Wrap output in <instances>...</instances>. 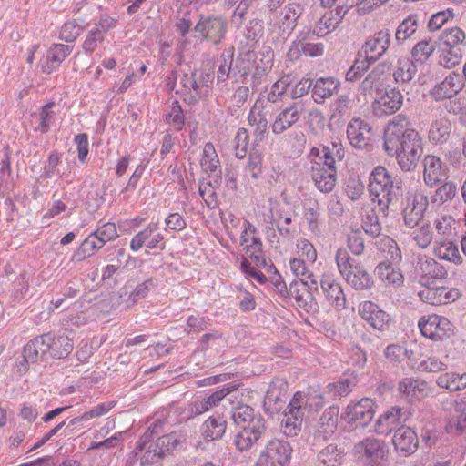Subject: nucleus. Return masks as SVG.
<instances>
[{
    "label": "nucleus",
    "instance_id": "0e129e2a",
    "mask_svg": "<svg viewBox=\"0 0 466 466\" xmlns=\"http://www.w3.org/2000/svg\"><path fill=\"white\" fill-rule=\"evenodd\" d=\"M53 105V103L46 104L42 107L39 114L32 115L33 120L39 122L40 125L37 129H39L42 133L48 131L49 125L54 116V113L51 111Z\"/></svg>",
    "mask_w": 466,
    "mask_h": 466
},
{
    "label": "nucleus",
    "instance_id": "603ef678",
    "mask_svg": "<svg viewBox=\"0 0 466 466\" xmlns=\"http://www.w3.org/2000/svg\"><path fill=\"white\" fill-rule=\"evenodd\" d=\"M419 19L417 15H410L404 19L397 28L395 37L397 41H404L412 35L418 29Z\"/></svg>",
    "mask_w": 466,
    "mask_h": 466
},
{
    "label": "nucleus",
    "instance_id": "39448f33",
    "mask_svg": "<svg viewBox=\"0 0 466 466\" xmlns=\"http://www.w3.org/2000/svg\"><path fill=\"white\" fill-rule=\"evenodd\" d=\"M193 30L202 40L218 46L226 37L228 23L218 15H200Z\"/></svg>",
    "mask_w": 466,
    "mask_h": 466
},
{
    "label": "nucleus",
    "instance_id": "4d7b16f0",
    "mask_svg": "<svg viewBox=\"0 0 466 466\" xmlns=\"http://www.w3.org/2000/svg\"><path fill=\"white\" fill-rule=\"evenodd\" d=\"M234 48L225 50L220 56V64L218 69V81L224 82L230 77L231 66L233 64Z\"/></svg>",
    "mask_w": 466,
    "mask_h": 466
},
{
    "label": "nucleus",
    "instance_id": "6e6552de",
    "mask_svg": "<svg viewBox=\"0 0 466 466\" xmlns=\"http://www.w3.org/2000/svg\"><path fill=\"white\" fill-rule=\"evenodd\" d=\"M429 206L428 197L420 191L409 194L406 197V204L402 208L401 216L404 225L409 228H414L422 221Z\"/></svg>",
    "mask_w": 466,
    "mask_h": 466
},
{
    "label": "nucleus",
    "instance_id": "ddd939ff",
    "mask_svg": "<svg viewBox=\"0 0 466 466\" xmlns=\"http://www.w3.org/2000/svg\"><path fill=\"white\" fill-rule=\"evenodd\" d=\"M388 448L383 441L372 437L360 441L354 446V453L359 459H365L370 463H378L386 458Z\"/></svg>",
    "mask_w": 466,
    "mask_h": 466
},
{
    "label": "nucleus",
    "instance_id": "c03bdc74",
    "mask_svg": "<svg viewBox=\"0 0 466 466\" xmlns=\"http://www.w3.org/2000/svg\"><path fill=\"white\" fill-rule=\"evenodd\" d=\"M438 386L445 388L450 391L461 390L466 388V373L459 375L456 373H445L438 377Z\"/></svg>",
    "mask_w": 466,
    "mask_h": 466
},
{
    "label": "nucleus",
    "instance_id": "de8ad7c7",
    "mask_svg": "<svg viewBox=\"0 0 466 466\" xmlns=\"http://www.w3.org/2000/svg\"><path fill=\"white\" fill-rule=\"evenodd\" d=\"M439 40L449 47H454L466 45V35L459 27L446 28L439 35Z\"/></svg>",
    "mask_w": 466,
    "mask_h": 466
},
{
    "label": "nucleus",
    "instance_id": "0eeeda50",
    "mask_svg": "<svg viewBox=\"0 0 466 466\" xmlns=\"http://www.w3.org/2000/svg\"><path fill=\"white\" fill-rule=\"evenodd\" d=\"M418 325L421 334L434 341H443L453 335V325L445 317L435 314L424 316Z\"/></svg>",
    "mask_w": 466,
    "mask_h": 466
},
{
    "label": "nucleus",
    "instance_id": "bb28decb",
    "mask_svg": "<svg viewBox=\"0 0 466 466\" xmlns=\"http://www.w3.org/2000/svg\"><path fill=\"white\" fill-rule=\"evenodd\" d=\"M370 131L369 124L360 119H354L347 126V137L350 144L360 149L368 146Z\"/></svg>",
    "mask_w": 466,
    "mask_h": 466
},
{
    "label": "nucleus",
    "instance_id": "b1692460",
    "mask_svg": "<svg viewBox=\"0 0 466 466\" xmlns=\"http://www.w3.org/2000/svg\"><path fill=\"white\" fill-rule=\"evenodd\" d=\"M303 8L297 3L289 4L279 13V20L275 26L279 30L278 34L285 37L289 35L296 26L298 18L302 15Z\"/></svg>",
    "mask_w": 466,
    "mask_h": 466
},
{
    "label": "nucleus",
    "instance_id": "69168bd1",
    "mask_svg": "<svg viewBox=\"0 0 466 466\" xmlns=\"http://www.w3.org/2000/svg\"><path fill=\"white\" fill-rule=\"evenodd\" d=\"M289 86V76H283L276 81L268 94V101L269 103H277L281 99V96L285 94L288 87Z\"/></svg>",
    "mask_w": 466,
    "mask_h": 466
},
{
    "label": "nucleus",
    "instance_id": "5fc2aeb1",
    "mask_svg": "<svg viewBox=\"0 0 466 466\" xmlns=\"http://www.w3.org/2000/svg\"><path fill=\"white\" fill-rule=\"evenodd\" d=\"M288 390V384L281 379H275L269 385L267 391L266 400L269 402H283Z\"/></svg>",
    "mask_w": 466,
    "mask_h": 466
},
{
    "label": "nucleus",
    "instance_id": "c85d7f7f",
    "mask_svg": "<svg viewBox=\"0 0 466 466\" xmlns=\"http://www.w3.org/2000/svg\"><path fill=\"white\" fill-rule=\"evenodd\" d=\"M311 178L320 192L329 193L333 190L336 184L337 169H325V167L317 164L312 167Z\"/></svg>",
    "mask_w": 466,
    "mask_h": 466
},
{
    "label": "nucleus",
    "instance_id": "9d476101",
    "mask_svg": "<svg viewBox=\"0 0 466 466\" xmlns=\"http://www.w3.org/2000/svg\"><path fill=\"white\" fill-rule=\"evenodd\" d=\"M374 414L373 400L363 398L354 404H349L341 415V419L355 427H366L372 420Z\"/></svg>",
    "mask_w": 466,
    "mask_h": 466
},
{
    "label": "nucleus",
    "instance_id": "72a5a7b5",
    "mask_svg": "<svg viewBox=\"0 0 466 466\" xmlns=\"http://www.w3.org/2000/svg\"><path fill=\"white\" fill-rule=\"evenodd\" d=\"M70 334L73 335V332L63 333L54 339L50 337L48 352H50L52 357L62 359L68 356L74 348L73 337L71 338Z\"/></svg>",
    "mask_w": 466,
    "mask_h": 466
},
{
    "label": "nucleus",
    "instance_id": "e433bc0d",
    "mask_svg": "<svg viewBox=\"0 0 466 466\" xmlns=\"http://www.w3.org/2000/svg\"><path fill=\"white\" fill-rule=\"evenodd\" d=\"M309 284L303 279H294L289 287L287 296L293 297L299 307L306 308L308 300L312 299L311 292L309 289Z\"/></svg>",
    "mask_w": 466,
    "mask_h": 466
},
{
    "label": "nucleus",
    "instance_id": "6ab92c4d",
    "mask_svg": "<svg viewBox=\"0 0 466 466\" xmlns=\"http://www.w3.org/2000/svg\"><path fill=\"white\" fill-rule=\"evenodd\" d=\"M407 416L402 409L391 408L380 415L375 422V431L380 435H388L404 425Z\"/></svg>",
    "mask_w": 466,
    "mask_h": 466
},
{
    "label": "nucleus",
    "instance_id": "1a4fd4ad",
    "mask_svg": "<svg viewBox=\"0 0 466 466\" xmlns=\"http://www.w3.org/2000/svg\"><path fill=\"white\" fill-rule=\"evenodd\" d=\"M238 385H226L218 390L214 391L208 397L197 399L187 407L188 416L194 418L199 416L216 407L228 396L235 392L231 397L238 399V392H237Z\"/></svg>",
    "mask_w": 466,
    "mask_h": 466
},
{
    "label": "nucleus",
    "instance_id": "412c9836",
    "mask_svg": "<svg viewBox=\"0 0 466 466\" xmlns=\"http://www.w3.org/2000/svg\"><path fill=\"white\" fill-rule=\"evenodd\" d=\"M352 5L353 3L348 6L339 5L334 9L326 11L316 24L313 35L320 36L326 34L325 30H329V32L335 30Z\"/></svg>",
    "mask_w": 466,
    "mask_h": 466
},
{
    "label": "nucleus",
    "instance_id": "13d9d810",
    "mask_svg": "<svg viewBox=\"0 0 466 466\" xmlns=\"http://www.w3.org/2000/svg\"><path fill=\"white\" fill-rule=\"evenodd\" d=\"M372 62L366 56L356 58L351 67L346 73V80L354 82L360 79L362 75L369 69Z\"/></svg>",
    "mask_w": 466,
    "mask_h": 466
},
{
    "label": "nucleus",
    "instance_id": "49530a36",
    "mask_svg": "<svg viewBox=\"0 0 466 466\" xmlns=\"http://www.w3.org/2000/svg\"><path fill=\"white\" fill-rule=\"evenodd\" d=\"M234 12H233V21L236 23L237 26H240L245 19V16L248 13V10L252 5L254 0H224V7L229 9L233 7L237 3Z\"/></svg>",
    "mask_w": 466,
    "mask_h": 466
},
{
    "label": "nucleus",
    "instance_id": "aec40b11",
    "mask_svg": "<svg viewBox=\"0 0 466 466\" xmlns=\"http://www.w3.org/2000/svg\"><path fill=\"white\" fill-rule=\"evenodd\" d=\"M359 313L372 328L378 330L387 329L390 318L389 314L380 309L371 301H364L360 305Z\"/></svg>",
    "mask_w": 466,
    "mask_h": 466
},
{
    "label": "nucleus",
    "instance_id": "a18cd8bd",
    "mask_svg": "<svg viewBox=\"0 0 466 466\" xmlns=\"http://www.w3.org/2000/svg\"><path fill=\"white\" fill-rule=\"evenodd\" d=\"M181 90H176L177 93H187L194 91L196 95L201 96L205 94L203 86H200V82L198 79V73L196 70L184 72L183 76L180 79Z\"/></svg>",
    "mask_w": 466,
    "mask_h": 466
},
{
    "label": "nucleus",
    "instance_id": "37998d69",
    "mask_svg": "<svg viewBox=\"0 0 466 466\" xmlns=\"http://www.w3.org/2000/svg\"><path fill=\"white\" fill-rule=\"evenodd\" d=\"M344 451L337 445L329 444L322 449L319 454V461L326 466H338L343 462Z\"/></svg>",
    "mask_w": 466,
    "mask_h": 466
},
{
    "label": "nucleus",
    "instance_id": "f3484780",
    "mask_svg": "<svg viewBox=\"0 0 466 466\" xmlns=\"http://www.w3.org/2000/svg\"><path fill=\"white\" fill-rule=\"evenodd\" d=\"M423 179L427 186L432 187L448 178V167L442 160L433 155H427L423 160Z\"/></svg>",
    "mask_w": 466,
    "mask_h": 466
},
{
    "label": "nucleus",
    "instance_id": "7c9ffc66",
    "mask_svg": "<svg viewBox=\"0 0 466 466\" xmlns=\"http://www.w3.org/2000/svg\"><path fill=\"white\" fill-rule=\"evenodd\" d=\"M72 50V46L54 44L47 51L46 62L42 65V72L51 74L67 57Z\"/></svg>",
    "mask_w": 466,
    "mask_h": 466
},
{
    "label": "nucleus",
    "instance_id": "f257e3e1",
    "mask_svg": "<svg viewBox=\"0 0 466 466\" xmlns=\"http://www.w3.org/2000/svg\"><path fill=\"white\" fill-rule=\"evenodd\" d=\"M383 147L390 157H395L401 170L416 167L422 154L421 138L405 115L399 114L391 119L384 130Z\"/></svg>",
    "mask_w": 466,
    "mask_h": 466
},
{
    "label": "nucleus",
    "instance_id": "3c124183",
    "mask_svg": "<svg viewBox=\"0 0 466 466\" xmlns=\"http://www.w3.org/2000/svg\"><path fill=\"white\" fill-rule=\"evenodd\" d=\"M412 239L420 248H427L433 240L435 241V235L432 231L429 222L422 224L412 233Z\"/></svg>",
    "mask_w": 466,
    "mask_h": 466
},
{
    "label": "nucleus",
    "instance_id": "7ed1b4c3",
    "mask_svg": "<svg viewBox=\"0 0 466 466\" xmlns=\"http://www.w3.org/2000/svg\"><path fill=\"white\" fill-rule=\"evenodd\" d=\"M370 191L372 201L380 205V212L385 216L389 212V207L400 193V187L398 183H394L393 178L383 167H376L370 175Z\"/></svg>",
    "mask_w": 466,
    "mask_h": 466
},
{
    "label": "nucleus",
    "instance_id": "2f4dec72",
    "mask_svg": "<svg viewBox=\"0 0 466 466\" xmlns=\"http://www.w3.org/2000/svg\"><path fill=\"white\" fill-rule=\"evenodd\" d=\"M399 391L402 396L410 400H420L428 396L429 387L427 382L424 380L413 378H404L399 383Z\"/></svg>",
    "mask_w": 466,
    "mask_h": 466
},
{
    "label": "nucleus",
    "instance_id": "a19ab883",
    "mask_svg": "<svg viewBox=\"0 0 466 466\" xmlns=\"http://www.w3.org/2000/svg\"><path fill=\"white\" fill-rule=\"evenodd\" d=\"M391 70V63L381 62L378 64L368 74L366 78L362 81L360 88L367 92L372 89L374 86H378L380 77L390 73Z\"/></svg>",
    "mask_w": 466,
    "mask_h": 466
},
{
    "label": "nucleus",
    "instance_id": "680f3d73",
    "mask_svg": "<svg viewBox=\"0 0 466 466\" xmlns=\"http://www.w3.org/2000/svg\"><path fill=\"white\" fill-rule=\"evenodd\" d=\"M435 46L431 41L422 40L415 45L412 49L411 55L416 61L423 63L434 52Z\"/></svg>",
    "mask_w": 466,
    "mask_h": 466
},
{
    "label": "nucleus",
    "instance_id": "4be33fe9",
    "mask_svg": "<svg viewBox=\"0 0 466 466\" xmlns=\"http://www.w3.org/2000/svg\"><path fill=\"white\" fill-rule=\"evenodd\" d=\"M390 43V33L388 29L380 30L370 37L363 45L366 56L371 62L377 61L389 48Z\"/></svg>",
    "mask_w": 466,
    "mask_h": 466
},
{
    "label": "nucleus",
    "instance_id": "e2e57ef3",
    "mask_svg": "<svg viewBox=\"0 0 466 466\" xmlns=\"http://www.w3.org/2000/svg\"><path fill=\"white\" fill-rule=\"evenodd\" d=\"M152 286H154L153 279H148L143 283L138 284L127 299V307H133L139 299L145 298Z\"/></svg>",
    "mask_w": 466,
    "mask_h": 466
},
{
    "label": "nucleus",
    "instance_id": "cd10ccee",
    "mask_svg": "<svg viewBox=\"0 0 466 466\" xmlns=\"http://www.w3.org/2000/svg\"><path fill=\"white\" fill-rule=\"evenodd\" d=\"M313 33H308L305 36L295 40L290 46L288 55L292 58H298L302 52L309 56H319L324 53V45L322 43H311L310 38Z\"/></svg>",
    "mask_w": 466,
    "mask_h": 466
},
{
    "label": "nucleus",
    "instance_id": "09e8293b",
    "mask_svg": "<svg viewBox=\"0 0 466 466\" xmlns=\"http://www.w3.org/2000/svg\"><path fill=\"white\" fill-rule=\"evenodd\" d=\"M441 186L435 190L432 196V202L444 204L451 201L457 194V187L452 181H443L440 183Z\"/></svg>",
    "mask_w": 466,
    "mask_h": 466
},
{
    "label": "nucleus",
    "instance_id": "f03ea898",
    "mask_svg": "<svg viewBox=\"0 0 466 466\" xmlns=\"http://www.w3.org/2000/svg\"><path fill=\"white\" fill-rule=\"evenodd\" d=\"M323 405L321 395L309 396L305 399L300 391H297L285 411L286 420H282L284 434L297 436L301 431L303 422L307 423Z\"/></svg>",
    "mask_w": 466,
    "mask_h": 466
},
{
    "label": "nucleus",
    "instance_id": "f704fd0d",
    "mask_svg": "<svg viewBox=\"0 0 466 466\" xmlns=\"http://www.w3.org/2000/svg\"><path fill=\"white\" fill-rule=\"evenodd\" d=\"M434 254L436 257L456 264L462 263V257L459 248L452 242L446 240H437L434 247Z\"/></svg>",
    "mask_w": 466,
    "mask_h": 466
},
{
    "label": "nucleus",
    "instance_id": "8fccbe9b",
    "mask_svg": "<svg viewBox=\"0 0 466 466\" xmlns=\"http://www.w3.org/2000/svg\"><path fill=\"white\" fill-rule=\"evenodd\" d=\"M200 165L205 172L210 173L216 172L219 167V160L211 143L205 145Z\"/></svg>",
    "mask_w": 466,
    "mask_h": 466
},
{
    "label": "nucleus",
    "instance_id": "79ce46f5",
    "mask_svg": "<svg viewBox=\"0 0 466 466\" xmlns=\"http://www.w3.org/2000/svg\"><path fill=\"white\" fill-rule=\"evenodd\" d=\"M451 132V123L446 118L433 121L429 130V138L431 142L444 143L448 140Z\"/></svg>",
    "mask_w": 466,
    "mask_h": 466
},
{
    "label": "nucleus",
    "instance_id": "20e7f679",
    "mask_svg": "<svg viewBox=\"0 0 466 466\" xmlns=\"http://www.w3.org/2000/svg\"><path fill=\"white\" fill-rule=\"evenodd\" d=\"M335 260L339 273L354 289L365 290L370 289L373 286L371 276L359 260L349 255L346 249H338Z\"/></svg>",
    "mask_w": 466,
    "mask_h": 466
},
{
    "label": "nucleus",
    "instance_id": "c9c22d12",
    "mask_svg": "<svg viewBox=\"0 0 466 466\" xmlns=\"http://www.w3.org/2000/svg\"><path fill=\"white\" fill-rule=\"evenodd\" d=\"M231 418L233 421L241 426H252L258 418H263L260 414L255 413L252 407L244 404H238L232 408Z\"/></svg>",
    "mask_w": 466,
    "mask_h": 466
},
{
    "label": "nucleus",
    "instance_id": "bf43d9fd",
    "mask_svg": "<svg viewBox=\"0 0 466 466\" xmlns=\"http://www.w3.org/2000/svg\"><path fill=\"white\" fill-rule=\"evenodd\" d=\"M164 457L163 451L158 449L157 443L150 444L147 448L143 449L142 452L136 458V461H140V465H150L157 462Z\"/></svg>",
    "mask_w": 466,
    "mask_h": 466
},
{
    "label": "nucleus",
    "instance_id": "5701e85b",
    "mask_svg": "<svg viewBox=\"0 0 466 466\" xmlns=\"http://www.w3.org/2000/svg\"><path fill=\"white\" fill-rule=\"evenodd\" d=\"M462 86L463 83L461 76L451 73L441 83L434 86L431 96L436 101L451 99L461 90Z\"/></svg>",
    "mask_w": 466,
    "mask_h": 466
},
{
    "label": "nucleus",
    "instance_id": "a878e982",
    "mask_svg": "<svg viewBox=\"0 0 466 466\" xmlns=\"http://www.w3.org/2000/svg\"><path fill=\"white\" fill-rule=\"evenodd\" d=\"M320 287L329 301L338 309L346 308V297L340 284L330 275H323Z\"/></svg>",
    "mask_w": 466,
    "mask_h": 466
},
{
    "label": "nucleus",
    "instance_id": "473e14b6",
    "mask_svg": "<svg viewBox=\"0 0 466 466\" xmlns=\"http://www.w3.org/2000/svg\"><path fill=\"white\" fill-rule=\"evenodd\" d=\"M339 82L333 77H320L312 87V96L317 103L330 97L338 92Z\"/></svg>",
    "mask_w": 466,
    "mask_h": 466
},
{
    "label": "nucleus",
    "instance_id": "774afa93",
    "mask_svg": "<svg viewBox=\"0 0 466 466\" xmlns=\"http://www.w3.org/2000/svg\"><path fill=\"white\" fill-rule=\"evenodd\" d=\"M95 235L105 245L106 242L115 240L117 237V230L114 223H105L96 230L93 231Z\"/></svg>",
    "mask_w": 466,
    "mask_h": 466
},
{
    "label": "nucleus",
    "instance_id": "dca6fc26",
    "mask_svg": "<svg viewBox=\"0 0 466 466\" xmlns=\"http://www.w3.org/2000/svg\"><path fill=\"white\" fill-rule=\"evenodd\" d=\"M265 432V420L258 418L254 421V425L244 426L238 431L235 436V445L241 451H248L264 436Z\"/></svg>",
    "mask_w": 466,
    "mask_h": 466
},
{
    "label": "nucleus",
    "instance_id": "ea45409f",
    "mask_svg": "<svg viewBox=\"0 0 466 466\" xmlns=\"http://www.w3.org/2000/svg\"><path fill=\"white\" fill-rule=\"evenodd\" d=\"M396 265L397 264L381 261L376 267V273L378 277L382 281L390 284H400L403 280V275L400 270L397 268Z\"/></svg>",
    "mask_w": 466,
    "mask_h": 466
},
{
    "label": "nucleus",
    "instance_id": "4c0bfd02",
    "mask_svg": "<svg viewBox=\"0 0 466 466\" xmlns=\"http://www.w3.org/2000/svg\"><path fill=\"white\" fill-rule=\"evenodd\" d=\"M416 66L408 58H399L397 69L393 73L396 84L400 86L408 85L416 74Z\"/></svg>",
    "mask_w": 466,
    "mask_h": 466
},
{
    "label": "nucleus",
    "instance_id": "f8f14e48",
    "mask_svg": "<svg viewBox=\"0 0 466 466\" xmlns=\"http://www.w3.org/2000/svg\"><path fill=\"white\" fill-rule=\"evenodd\" d=\"M339 407L331 406L324 410L320 417L310 424L314 440L321 442L328 440L336 431L338 425Z\"/></svg>",
    "mask_w": 466,
    "mask_h": 466
},
{
    "label": "nucleus",
    "instance_id": "6e6d98bb",
    "mask_svg": "<svg viewBox=\"0 0 466 466\" xmlns=\"http://www.w3.org/2000/svg\"><path fill=\"white\" fill-rule=\"evenodd\" d=\"M158 229V223H151L146 228L137 233L130 242V248L137 252L149 241L153 233Z\"/></svg>",
    "mask_w": 466,
    "mask_h": 466
},
{
    "label": "nucleus",
    "instance_id": "864d4df0",
    "mask_svg": "<svg viewBox=\"0 0 466 466\" xmlns=\"http://www.w3.org/2000/svg\"><path fill=\"white\" fill-rule=\"evenodd\" d=\"M455 219L451 216H441L434 220V228L436 230L435 243L442 238L446 240L451 235L452 228L455 225Z\"/></svg>",
    "mask_w": 466,
    "mask_h": 466
},
{
    "label": "nucleus",
    "instance_id": "a211bd4d",
    "mask_svg": "<svg viewBox=\"0 0 466 466\" xmlns=\"http://www.w3.org/2000/svg\"><path fill=\"white\" fill-rule=\"evenodd\" d=\"M461 296L459 289L447 287L426 286L419 292L420 299L431 305H443L455 301Z\"/></svg>",
    "mask_w": 466,
    "mask_h": 466
},
{
    "label": "nucleus",
    "instance_id": "58836bf2",
    "mask_svg": "<svg viewBox=\"0 0 466 466\" xmlns=\"http://www.w3.org/2000/svg\"><path fill=\"white\" fill-rule=\"evenodd\" d=\"M226 427L227 422L223 418L210 416L202 426L203 435L210 441L219 440L224 435Z\"/></svg>",
    "mask_w": 466,
    "mask_h": 466
},
{
    "label": "nucleus",
    "instance_id": "4468645a",
    "mask_svg": "<svg viewBox=\"0 0 466 466\" xmlns=\"http://www.w3.org/2000/svg\"><path fill=\"white\" fill-rule=\"evenodd\" d=\"M416 272L420 283L424 287L433 285L436 279H441L447 274L443 266L427 256L419 258Z\"/></svg>",
    "mask_w": 466,
    "mask_h": 466
},
{
    "label": "nucleus",
    "instance_id": "393cba45",
    "mask_svg": "<svg viewBox=\"0 0 466 466\" xmlns=\"http://www.w3.org/2000/svg\"><path fill=\"white\" fill-rule=\"evenodd\" d=\"M393 444L399 452L407 456L413 454L417 451L419 439L417 433L411 428L403 425L395 431Z\"/></svg>",
    "mask_w": 466,
    "mask_h": 466
},
{
    "label": "nucleus",
    "instance_id": "423d86ee",
    "mask_svg": "<svg viewBox=\"0 0 466 466\" xmlns=\"http://www.w3.org/2000/svg\"><path fill=\"white\" fill-rule=\"evenodd\" d=\"M292 454L289 441L273 439L268 442L261 451L256 466H288Z\"/></svg>",
    "mask_w": 466,
    "mask_h": 466
},
{
    "label": "nucleus",
    "instance_id": "052dcab7",
    "mask_svg": "<svg viewBox=\"0 0 466 466\" xmlns=\"http://www.w3.org/2000/svg\"><path fill=\"white\" fill-rule=\"evenodd\" d=\"M454 425L459 433H466V401L463 400L454 402Z\"/></svg>",
    "mask_w": 466,
    "mask_h": 466
},
{
    "label": "nucleus",
    "instance_id": "338daca9",
    "mask_svg": "<svg viewBox=\"0 0 466 466\" xmlns=\"http://www.w3.org/2000/svg\"><path fill=\"white\" fill-rule=\"evenodd\" d=\"M449 113L454 114L459 116L461 122L466 123V96H460L459 97L450 100L445 106Z\"/></svg>",
    "mask_w": 466,
    "mask_h": 466
},
{
    "label": "nucleus",
    "instance_id": "c756f323",
    "mask_svg": "<svg viewBox=\"0 0 466 466\" xmlns=\"http://www.w3.org/2000/svg\"><path fill=\"white\" fill-rule=\"evenodd\" d=\"M50 336L43 334L32 339L24 348V361L26 363L37 362L49 351Z\"/></svg>",
    "mask_w": 466,
    "mask_h": 466
},
{
    "label": "nucleus",
    "instance_id": "9b49d317",
    "mask_svg": "<svg viewBox=\"0 0 466 466\" xmlns=\"http://www.w3.org/2000/svg\"><path fill=\"white\" fill-rule=\"evenodd\" d=\"M306 111L305 103L302 100L295 101L283 108L276 116L271 125L275 135H281L299 122Z\"/></svg>",
    "mask_w": 466,
    "mask_h": 466
},
{
    "label": "nucleus",
    "instance_id": "2eb2a0df",
    "mask_svg": "<svg viewBox=\"0 0 466 466\" xmlns=\"http://www.w3.org/2000/svg\"><path fill=\"white\" fill-rule=\"evenodd\" d=\"M403 104V96L400 90L392 88L384 95L376 98L371 105L373 114L378 117L391 115L398 111Z\"/></svg>",
    "mask_w": 466,
    "mask_h": 466
}]
</instances>
